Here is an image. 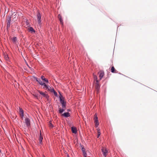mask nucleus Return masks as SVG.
Returning a JSON list of instances; mask_svg holds the SVG:
<instances>
[{
	"label": "nucleus",
	"instance_id": "f257e3e1",
	"mask_svg": "<svg viewBox=\"0 0 157 157\" xmlns=\"http://www.w3.org/2000/svg\"><path fill=\"white\" fill-rule=\"evenodd\" d=\"M11 16L10 15H8L7 18V27L8 29L10 26V23L11 21Z\"/></svg>",
	"mask_w": 157,
	"mask_h": 157
},
{
	"label": "nucleus",
	"instance_id": "f03ea898",
	"mask_svg": "<svg viewBox=\"0 0 157 157\" xmlns=\"http://www.w3.org/2000/svg\"><path fill=\"white\" fill-rule=\"evenodd\" d=\"M25 121L26 125L28 128H29V127H30V119L29 118H27L25 119Z\"/></svg>",
	"mask_w": 157,
	"mask_h": 157
},
{
	"label": "nucleus",
	"instance_id": "7ed1b4c3",
	"mask_svg": "<svg viewBox=\"0 0 157 157\" xmlns=\"http://www.w3.org/2000/svg\"><path fill=\"white\" fill-rule=\"evenodd\" d=\"M95 89L97 91V92L98 93V91L99 90L100 87V85L99 84L98 81L97 80L96 82H95Z\"/></svg>",
	"mask_w": 157,
	"mask_h": 157
},
{
	"label": "nucleus",
	"instance_id": "20e7f679",
	"mask_svg": "<svg viewBox=\"0 0 157 157\" xmlns=\"http://www.w3.org/2000/svg\"><path fill=\"white\" fill-rule=\"evenodd\" d=\"M101 151L104 157H106L108 153L106 149L105 148L102 147L101 149Z\"/></svg>",
	"mask_w": 157,
	"mask_h": 157
},
{
	"label": "nucleus",
	"instance_id": "39448f33",
	"mask_svg": "<svg viewBox=\"0 0 157 157\" xmlns=\"http://www.w3.org/2000/svg\"><path fill=\"white\" fill-rule=\"evenodd\" d=\"M37 19L38 20V22L39 24H40L41 22L40 19H41V16L40 13L39 12H38L37 13Z\"/></svg>",
	"mask_w": 157,
	"mask_h": 157
},
{
	"label": "nucleus",
	"instance_id": "423d86ee",
	"mask_svg": "<svg viewBox=\"0 0 157 157\" xmlns=\"http://www.w3.org/2000/svg\"><path fill=\"white\" fill-rule=\"evenodd\" d=\"M99 77L100 80H101L102 78L103 77L104 75V72L103 71H100L99 72Z\"/></svg>",
	"mask_w": 157,
	"mask_h": 157
},
{
	"label": "nucleus",
	"instance_id": "0eeeda50",
	"mask_svg": "<svg viewBox=\"0 0 157 157\" xmlns=\"http://www.w3.org/2000/svg\"><path fill=\"white\" fill-rule=\"evenodd\" d=\"M19 111L20 116L21 118H22L23 119V117H24V112L23 110L22 109L20 108L19 109Z\"/></svg>",
	"mask_w": 157,
	"mask_h": 157
},
{
	"label": "nucleus",
	"instance_id": "6e6552de",
	"mask_svg": "<svg viewBox=\"0 0 157 157\" xmlns=\"http://www.w3.org/2000/svg\"><path fill=\"white\" fill-rule=\"evenodd\" d=\"M72 132L75 134H76L77 132V129L75 127H72L71 128Z\"/></svg>",
	"mask_w": 157,
	"mask_h": 157
},
{
	"label": "nucleus",
	"instance_id": "1a4fd4ad",
	"mask_svg": "<svg viewBox=\"0 0 157 157\" xmlns=\"http://www.w3.org/2000/svg\"><path fill=\"white\" fill-rule=\"evenodd\" d=\"M82 150L83 152V155L84 157H86V153L85 151V149L83 147L82 148Z\"/></svg>",
	"mask_w": 157,
	"mask_h": 157
},
{
	"label": "nucleus",
	"instance_id": "9d476101",
	"mask_svg": "<svg viewBox=\"0 0 157 157\" xmlns=\"http://www.w3.org/2000/svg\"><path fill=\"white\" fill-rule=\"evenodd\" d=\"M41 79L44 81V82H45L46 83H48V79L45 78L44 76L42 75L41 76Z\"/></svg>",
	"mask_w": 157,
	"mask_h": 157
},
{
	"label": "nucleus",
	"instance_id": "9b49d317",
	"mask_svg": "<svg viewBox=\"0 0 157 157\" xmlns=\"http://www.w3.org/2000/svg\"><path fill=\"white\" fill-rule=\"evenodd\" d=\"M58 17L59 20L60 21V23L62 25H63V19L62 18V16L60 14H59L58 15Z\"/></svg>",
	"mask_w": 157,
	"mask_h": 157
},
{
	"label": "nucleus",
	"instance_id": "f8f14e48",
	"mask_svg": "<svg viewBox=\"0 0 157 157\" xmlns=\"http://www.w3.org/2000/svg\"><path fill=\"white\" fill-rule=\"evenodd\" d=\"M60 103L62 104V105L66 104V101L64 100L63 98L60 97Z\"/></svg>",
	"mask_w": 157,
	"mask_h": 157
},
{
	"label": "nucleus",
	"instance_id": "ddd939ff",
	"mask_svg": "<svg viewBox=\"0 0 157 157\" xmlns=\"http://www.w3.org/2000/svg\"><path fill=\"white\" fill-rule=\"evenodd\" d=\"M43 139V137L42 136L41 131L40 132V135L39 139V141L40 143L41 144L42 143V140Z\"/></svg>",
	"mask_w": 157,
	"mask_h": 157
},
{
	"label": "nucleus",
	"instance_id": "4468645a",
	"mask_svg": "<svg viewBox=\"0 0 157 157\" xmlns=\"http://www.w3.org/2000/svg\"><path fill=\"white\" fill-rule=\"evenodd\" d=\"M62 115L66 117H68L70 116V113L68 112L64 113L62 114Z\"/></svg>",
	"mask_w": 157,
	"mask_h": 157
},
{
	"label": "nucleus",
	"instance_id": "2eb2a0df",
	"mask_svg": "<svg viewBox=\"0 0 157 157\" xmlns=\"http://www.w3.org/2000/svg\"><path fill=\"white\" fill-rule=\"evenodd\" d=\"M116 70H115V68L113 66L111 68V71L113 73H116Z\"/></svg>",
	"mask_w": 157,
	"mask_h": 157
},
{
	"label": "nucleus",
	"instance_id": "dca6fc26",
	"mask_svg": "<svg viewBox=\"0 0 157 157\" xmlns=\"http://www.w3.org/2000/svg\"><path fill=\"white\" fill-rule=\"evenodd\" d=\"M28 29L29 31L31 32H35V31L32 27H29Z\"/></svg>",
	"mask_w": 157,
	"mask_h": 157
},
{
	"label": "nucleus",
	"instance_id": "f3484780",
	"mask_svg": "<svg viewBox=\"0 0 157 157\" xmlns=\"http://www.w3.org/2000/svg\"><path fill=\"white\" fill-rule=\"evenodd\" d=\"M39 92L41 95H42L44 97H45V96L47 94L45 93H46V92H41L40 91H39Z\"/></svg>",
	"mask_w": 157,
	"mask_h": 157
},
{
	"label": "nucleus",
	"instance_id": "a211bd4d",
	"mask_svg": "<svg viewBox=\"0 0 157 157\" xmlns=\"http://www.w3.org/2000/svg\"><path fill=\"white\" fill-rule=\"evenodd\" d=\"M12 40L13 43H15L17 40V37H14L12 39Z\"/></svg>",
	"mask_w": 157,
	"mask_h": 157
},
{
	"label": "nucleus",
	"instance_id": "6ab92c4d",
	"mask_svg": "<svg viewBox=\"0 0 157 157\" xmlns=\"http://www.w3.org/2000/svg\"><path fill=\"white\" fill-rule=\"evenodd\" d=\"M37 82L41 85H43L44 84V82H42L40 79H39V80H38V81Z\"/></svg>",
	"mask_w": 157,
	"mask_h": 157
},
{
	"label": "nucleus",
	"instance_id": "aec40b11",
	"mask_svg": "<svg viewBox=\"0 0 157 157\" xmlns=\"http://www.w3.org/2000/svg\"><path fill=\"white\" fill-rule=\"evenodd\" d=\"M94 122L96 126L97 127L99 125V123L98 120H95Z\"/></svg>",
	"mask_w": 157,
	"mask_h": 157
},
{
	"label": "nucleus",
	"instance_id": "412c9836",
	"mask_svg": "<svg viewBox=\"0 0 157 157\" xmlns=\"http://www.w3.org/2000/svg\"><path fill=\"white\" fill-rule=\"evenodd\" d=\"M64 111V109H61L60 108H59V111L60 113H62Z\"/></svg>",
	"mask_w": 157,
	"mask_h": 157
},
{
	"label": "nucleus",
	"instance_id": "4be33fe9",
	"mask_svg": "<svg viewBox=\"0 0 157 157\" xmlns=\"http://www.w3.org/2000/svg\"><path fill=\"white\" fill-rule=\"evenodd\" d=\"M51 88V87L47 85V86L46 88V90H48L49 91L50 90Z\"/></svg>",
	"mask_w": 157,
	"mask_h": 157
},
{
	"label": "nucleus",
	"instance_id": "5701e85b",
	"mask_svg": "<svg viewBox=\"0 0 157 157\" xmlns=\"http://www.w3.org/2000/svg\"><path fill=\"white\" fill-rule=\"evenodd\" d=\"M94 80L95 81H96L95 82H96L97 80H97V76L96 75H94Z\"/></svg>",
	"mask_w": 157,
	"mask_h": 157
},
{
	"label": "nucleus",
	"instance_id": "b1692460",
	"mask_svg": "<svg viewBox=\"0 0 157 157\" xmlns=\"http://www.w3.org/2000/svg\"><path fill=\"white\" fill-rule=\"evenodd\" d=\"M43 86H44L43 87V88H44V89H45V88H46L47 86V84L45 83H44V84L43 85Z\"/></svg>",
	"mask_w": 157,
	"mask_h": 157
},
{
	"label": "nucleus",
	"instance_id": "393cba45",
	"mask_svg": "<svg viewBox=\"0 0 157 157\" xmlns=\"http://www.w3.org/2000/svg\"><path fill=\"white\" fill-rule=\"evenodd\" d=\"M94 120H98V117H97V115L96 114H95L94 115Z\"/></svg>",
	"mask_w": 157,
	"mask_h": 157
},
{
	"label": "nucleus",
	"instance_id": "a878e982",
	"mask_svg": "<svg viewBox=\"0 0 157 157\" xmlns=\"http://www.w3.org/2000/svg\"><path fill=\"white\" fill-rule=\"evenodd\" d=\"M49 126L51 128H52L53 127V125L51 124L50 122H49Z\"/></svg>",
	"mask_w": 157,
	"mask_h": 157
},
{
	"label": "nucleus",
	"instance_id": "bb28decb",
	"mask_svg": "<svg viewBox=\"0 0 157 157\" xmlns=\"http://www.w3.org/2000/svg\"><path fill=\"white\" fill-rule=\"evenodd\" d=\"M98 132V136H97V138H98L99 136L100 135V134H101V132Z\"/></svg>",
	"mask_w": 157,
	"mask_h": 157
},
{
	"label": "nucleus",
	"instance_id": "cd10ccee",
	"mask_svg": "<svg viewBox=\"0 0 157 157\" xmlns=\"http://www.w3.org/2000/svg\"><path fill=\"white\" fill-rule=\"evenodd\" d=\"M45 97L46 99H47L48 100V99L49 98V96L47 94L45 96Z\"/></svg>",
	"mask_w": 157,
	"mask_h": 157
},
{
	"label": "nucleus",
	"instance_id": "c85d7f7f",
	"mask_svg": "<svg viewBox=\"0 0 157 157\" xmlns=\"http://www.w3.org/2000/svg\"><path fill=\"white\" fill-rule=\"evenodd\" d=\"M5 59L7 61L9 60V58H8V57L7 56H5Z\"/></svg>",
	"mask_w": 157,
	"mask_h": 157
},
{
	"label": "nucleus",
	"instance_id": "c756f323",
	"mask_svg": "<svg viewBox=\"0 0 157 157\" xmlns=\"http://www.w3.org/2000/svg\"><path fill=\"white\" fill-rule=\"evenodd\" d=\"M49 91H50L52 92H54L55 90H54L53 88H51L50 90Z\"/></svg>",
	"mask_w": 157,
	"mask_h": 157
},
{
	"label": "nucleus",
	"instance_id": "7c9ffc66",
	"mask_svg": "<svg viewBox=\"0 0 157 157\" xmlns=\"http://www.w3.org/2000/svg\"><path fill=\"white\" fill-rule=\"evenodd\" d=\"M66 107V104L62 105V107L63 108H65Z\"/></svg>",
	"mask_w": 157,
	"mask_h": 157
},
{
	"label": "nucleus",
	"instance_id": "2f4dec72",
	"mask_svg": "<svg viewBox=\"0 0 157 157\" xmlns=\"http://www.w3.org/2000/svg\"><path fill=\"white\" fill-rule=\"evenodd\" d=\"M33 95L36 98H37V97H38V95L37 94H33Z\"/></svg>",
	"mask_w": 157,
	"mask_h": 157
},
{
	"label": "nucleus",
	"instance_id": "473e14b6",
	"mask_svg": "<svg viewBox=\"0 0 157 157\" xmlns=\"http://www.w3.org/2000/svg\"><path fill=\"white\" fill-rule=\"evenodd\" d=\"M35 79L36 80V81L37 82H38V80H39V78H37L36 77H35Z\"/></svg>",
	"mask_w": 157,
	"mask_h": 157
},
{
	"label": "nucleus",
	"instance_id": "72a5a7b5",
	"mask_svg": "<svg viewBox=\"0 0 157 157\" xmlns=\"http://www.w3.org/2000/svg\"><path fill=\"white\" fill-rule=\"evenodd\" d=\"M97 132H100V129L99 128H98L97 129Z\"/></svg>",
	"mask_w": 157,
	"mask_h": 157
},
{
	"label": "nucleus",
	"instance_id": "f704fd0d",
	"mask_svg": "<svg viewBox=\"0 0 157 157\" xmlns=\"http://www.w3.org/2000/svg\"><path fill=\"white\" fill-rule=\"evenodd\" d=\"M53 92L55 95H56L57 94V92L56 91H55Z\"/></svg>",
	"mask_w": 157,
	"mask_h": 157
}]
</instances>
